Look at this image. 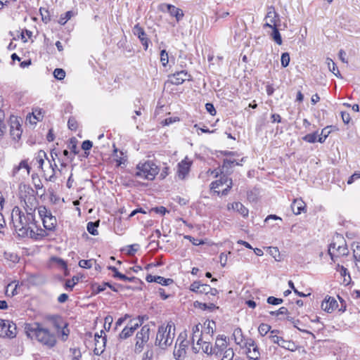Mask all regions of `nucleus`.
Here are the masks:
<instances>
[{
  "instance_id": "58836bf2",
  "label": "nucleus",
  "mask_w": 360,
  "mask_h": 360,
  "mask_svg": "<svg viewBox=\"0 0 360 360\" xmlns=\"http://www.w3.org/2000/svg\"><path fill=\"white\" fill-rule=\"evenodd\" d=\"M271 330V326L266 323H261L258 327V331L262 336L266 335Z\"/></svg>"
},
{
  "instance_id": "49530a36",
  "label": "nucleus",
  "mask_w": 360,
  "mask_h": 360,
  "mask_svg": "<svg viewBox=\"0 0 360 360\" xmlns=\"http://www.w3.org/2000/svg\"><path fill=\"white\" fill-rule=\"evenodd\" d=\"M234 356V352L232 348H229V349H226L225 352L223 354V356L221 360H233Z\"/></svg>"
},
{
  "instance_id": "69168bd1",
  "label": "nucleus",
  "mask_w": 360,
  "mask_h": 360,
  "mask_svg": "<svg viewBox=\"0 0 360 360\" xmlns=\"http://www.w3.org/2000/svg\"><path fill=\"white\" fill-rule=\"evenodd\" d=\"M151 211H153L155 213L160 214L162 215H164L166 212H168L167 210V209L165 207H163V206L156 207L152 208Z\"/></svg>"
},
{
  "instance_id": "4d7b16f0",
  "label": "nucleus",
  "mask_w": 360,
  "mask_h": 360,
  "mask_svg": "<svg viewBox=\"0 0 360 360\" xmlns=\"http://www.w3.org/2000/svg\"><path fill=\"white\" fill-rule=\"evenodd\" d=\"M68 128L70 130L75 131L77 129V122L74 117H70L68 122Z\"/></svg>"
},
{
  "instance_id": "2f4dec72",
  "label": "nucleus",
  "mask_w": 360,
  "mask_h": 360,
  "mask_svg": "<svg viewBox=\"0 0 360 360\" xmlns=\"http://www.w3.org/2000/svg\"><path fill=\"white\" fill-rule=\"evenodd\" d=\"M352 247L355 264L358 270L360 271V243H354Z\"/></svg>"
},
{
  "instance_id": "3c124183",
  "label": "nucleus",
  "mask_w": 360,
  "mask_h": 360,
  "mask_svg": "<svg viewBox=\"0 0 360 360\" xmlns=\"http://www.w3.org/2000/svg\"><path fill=\"white\" fill-rule=\"evenodd\" d=\"M160 61L164 67H165L169 62L168 53L165 50H162L160 52Z\"/></svg>"
},
{
  "instance_id": "ea45409f",
  "label": "nucleus",
  "mask_w": 360,
  "mask_h": 360,
  "mask_svg": "<svg viewBox=\"0 0 360 360\" xmlns=\"http://www.w3.org/2000/svg\"><path fill=\"white\" fill-rule=\"evenodd\" d=\"M330 127H331V126L326 127V128L322 129L321 134V135L319 136V137L318 139V141L319 142L323 143L325 141V140L326 139V138L328 137V136L330 133V131L328 130V129Z\"/></svg>"
},
{
  "instance_id": "b1692460",
  "label": "nucleus",
  "mask_w": 360,
  "mask_h": 360,
  "mask_svg": "<svg viewBox=\"0 0 360 360\" xmlns=\"http://www.w3.org/2000/svg\"><path fill=\"white\" fill-rule=\"evenodd\" d=\"M243 345L248 349V352H251V349L253 351V356L252 359H257L259 353L258 352V348L252 339H248L247 340H244Z\"/></svg>"
},
{
  "instance_id": "37998d69",
  "label": "nucleus",
  "mask_w": 360,
  "mask_h": 360,
  "mask_svg": "<svg viewBox=\"0 0 360 360\" xmlns=\"http://www.w3.org/2000/svg\"><path fill=\"white\" fill-rule=\"evenodd\" d=\"M94 259H81L79 262V266L84 269H90L92 267Z\"/></svg>"
},
{
  "instance_id": "0eeeda50",
  "label": "nucleus",
  "mask_w": 360,
  "mask_h": 360,
  "mask_svg": "<svg viewBox=\"0 0 360 360\" xmlns=\"http://www.w3.org/2000/svg\"><path fill=\"white\" fill-rule=\"evenodd\" d=\"M189 341L186 339V335L180 334L178 337L174 349V356L176 360H184L186 356V349Z\"/></svg>"
},
{
  "instance_id": "f257e3e1",
  "label": "nucleus",
  "mask_w": 360,
  "mask_h": 360,
  "mask_svg": "<svg viewBox=\"0 0 360 360\" xmlns=\"http://www.w3.org/2000/svg\"><path fill=\"white\" fill-rule=\"evenodd\" d=\"M25 330L27 337L35 340L47 349L54 347L57 343L56 335L41 323L33 322L25 325Z\"/></svg>"
},
{
  "instance_id": "bb28decb",
  "label": "nucleus",
  "mask_w": 360,
  "mask_h": 360,
  "mask_svg": "<svg viewBox=\"0 0 360 360\" xmlns=\"http://www.w3.org/2000/svg\"><path fill=\"white\" fill-rule=\"evenodd\" d=\"M306 204L302 199H295L291 205V208L295 214H300L305 209Z\"/></svg>"
},
{
  "instance_id": "e2e57ef3",
  "label": "nucleus",
  "mask_w": 360,
  "mask_h": 360,
  "mask_svg": "<svg viewBox=\"0 0 360 360\" xmlns=\"http://www.w3.org/2000/svg\"><path fill=\"white\" fill-rule=\"evenodd\" d=\"M32 180L34 186L37 190H43V184L39 179H35L34 176L32 175Z\"/></svg>"
},
{
  "instance_id": "473e14b6",
  "label": "nucleus",
  "mask_w": 360,
  "mask_h": 360,
  "mask_svg": "<svg viewBox=\"0 0 360 360\" xmlns=\"http://www.w3.org/2000/svg\"><path fill=\"white\" fill-rule=\"evenodd\" d=\"M50 169H51V172H46V170L44 171V176L46 177V179L48 180V181H55V174H56V169H58L59 171H60V169H58V166L56 163H50V167H49Z\"/></svg>"
},
{
  "instance_id": "5fc2aeb1",
  "label": "nucleus",
  "mask_w": 360,
  "mask_h": 360,
  "mask_svg": "<svg viewBox=\"0 0 360 360\" xmlns=\"http://www.w3.org/2000/svg\"><path fill=\"white\" fill-rule=\"evenodd\" d=\"M79 281V278L74 276L71 280H67L65 282V288L70 290L75 286V284Z\"/></svg>"
},
{
  "instance_id": "6ab92c4d",
  "label": "nucleus",
  "mask_w": 360,
  "mask_h": 360,
  "mask_svg": "<svg viewBox=\"0 0 360 360\" xmlns=\"http://www.w3.org/2000/svg\"><path fill=\"white\" fill-rule=\"evenodd\" d=\"M133 33L139 37L144 49L146 50L148 47V39L146 37L143 29L137 24L133 28Z\"/></svg>"
},
{
  "instance_id": "c03bdc74",
  "label": "nucleus",
  "mask_w": 360,
  "mask_h": 360,
  "mask_svg": "<svg viewBox=\"0 0 360 360\" xmlns=\"http://www.w3.org/2000/svg\"><path fill=\"white\" fill-rule=\"evenodd\" d=\"M54 77L58 80H62L65 77V72L63 69L56 68L53 72Z\"/></svg>"
},
{
  "instance_id": "09e8293b",
  "label": "nucleus",
  "mask_w": 360,
  "mask_h": 360,
  "mask_svg": "<svg viewBox=\"0 0 360 360\" xmlns=\"http://www.w3.org/2000/svg\"><path fill=\"white\" fill-rule=\"evenodd\" d=\"M38 212L40 217L41 218V220L51 214V212L48 210L44 206H40L38 209Z\"/></svg>"
},
{
  "instance_id": "4c0bfd02",
  "label": "nucleus",
  "mask_w": 360,
  "mask_h": 360,
  "mask_svg": "<svg viewBox=\"0 0 360 360\" xmlns=\"http://www.w3.org/2000/svg\"><path fill=\"white\" fill-rule=\"evenodd\" d=\"M72 15H73L72 11H67L66 13H65L64 14L60 15V17L58 20V22L60 25H63L68 22V20H69L72 18Z\"/></svg>"
},
{
  "instance_id": "864d4df0",
  "label": "nucleus",
  "mask_w": 360,
  "mask_h": 360,
  "mask_svg": "<svg viewBox=\"0 0 360 360\" xmlns=\"http://www.w3.org/2000/svg\"><path fill=\"white\" fill-rule=\"evenodd\" d=\"M224 184H226L227 187L221 191V194L224 195H226L228 194L230 188L232 187V185H233L232 179H229V178H225Z\"/></svg>"
},
{
  "instance_id": "aec40b11",
  "label": "nucleus",
  "mask_w": 360,
  "mask_h": 360,
  "mask_svg": "<svg viewBox=\"0 0 360 360\" xmlns=\"http://www.w3.org/2000/svg\"><path fill=\"white\" fill-rule=\"evenodd\" d=\"M190 290L198 294L208 295L210 285L207 284H202L200 281H195L191 284Z\"/></svg>"
},
{
  "instance_id": "5701e85b",
  "label": "nucleus",
  "mask_w": 360,
  "mask_h": 360,
  "mask_svg": "<svg viewBox=\"0 0 360 360\" xmlns=\"http://www.w3.org/2000/svg\"><path fill=\"white\" fill-rule=\"evenodd\" d=\"M200 348L202 349V352L207 354H213V347L210 345V342H205V341H201L200 345L193 346L192 349L193 351L195 353H198Z\"/></svg>"
},
{
  "instance_id": "412c9836",
  "label": "nucleus",
  "mask_w": 360,
  "mask_h": 360,
  "mask_svg": "<svg viewBox=\"0 0 360 360\" xmlns=\"http://www.w3.org/2000/svg\"><path fill=\"white\" fill-rule=\"evenodd\" d=\"M321 307L325 311L331 313L338 307V302L335 298L329 297L322 302Z\"/></svg>"
},
{
  "instance_id": "a211bd4d",
  "label": "nucleus",
  "mask_w": 360,
  "mask_h": 360,
  "mask_svg": "<svg viewBox=\"0 0 360 360\" xmlns=\"http://www.w3.org/2000/svg\"><path fill=\"white\" fill-rule=\"evenodd\" d=\"M100 333L101 335H95V348L94 352V354L96 355H100L103 352L107 341L105 336H103V334H104V331L101 330Z\"/></svg>"
},
{
  "instance_id": "a18cd8bd",
  "label": "nucleus",
  "mask_w": 360,
  "mask_h": 360,
  "mask_svg": "<svg viewBox=\"0 0 360 360\" xmlns=\"http://www.w3.org/2000/svg\"><path fill=\"white\" fill-rule=\"evenodd\" d=\"M156 283L162 285H169L173 283V280L171 278H165L164 277L158 276H156Z\"/></svg>"
},
{
  "instance_id": "4be33fe9",
  "label": "nucleus",
  "mask_w": 360,
  "mask_h": 360,
  "mask_svg": "<svg viewBox=\"0 0 360 360\" xmlns=\"http://www.w3.org/2000/svg\"><path fill=\"white\" fill-rule=\"evenodd\" d=\"M227 209L229 210H236L244 217L248 216V210L241 202H236L233 203H229L227 205Z\"/></svg>"
},
{
  "instance_id": "7c9ffc66",
  "label": "nucleus",
  "mask_w": 360,
  "mask_h": 360,
  "mask_svg": "<svg viewBox=\"0 0 360 360\" xmlns=\"http://www.w3.org/2000/svg\"><path fill=\"white\" fill-rule=\"evenodd\" d=\"M278 27H269L271 31L268 32V34L278 45L282 44V38L278 31Z\"/></svg>"
},
{
  "instance_id": "c756f323",
  "label": "nucleus",
  "mask_w": 360,
  "mask_h": 360,
  "mask_svg": "<svg viewBox=\"0 0 360 360\" xmlns=\"http://www.w3.org/2000/svg\"><path fill=\"white\" fill-rule=\"evenodd\" d=\"M201 335L202 333L200 331V324H196L192 328V336L191 340L194 342L195 340L197 341V345H201Z\"/></svg>"
},
{
  "instance_id": "79ce46f5",
  "label": "nucleus",
  "mask_w": 360,
  "mask_h": 360,
  "mask_svg": "<svg viewBox=\"0 0 360 360\" xmlns=\"http://www.w3.org/2000/svg\"><path fill=\"white\" fill-rule=\"evenodd\" d=\"M225 178H228L227 176H221V178L219 179V180H217L215 181H213L211 184H210V188L212 190H215L216 188H218L219 186L225 184H224V179Z\"/></svg>"
},
{
  "instance_id": "1a4fd4ad",
  "label": "nucleus",
  "mask_w": 360,
  "mask_h": 360,
  "mask_svg": "<svg viewBox=\"0 0 360 360\" xmlns=\"http://www.w3.org/2000/svg\"><path fill=\"white\" fill-rule=\"evenodd\" d=\"M270 332L271 335L269 336V338L274 343H276L280 347L291 352L297 350V346L295 344L294 342L291 340H285L283 338L279 337L276 335V333H278V330H271Z\"/></svg>"
},
{
  "instance_id": "774afa93",
  "label": "nucleus",
  "mask_w": 360,
  "mask_h": 360,
  "mask_svg": "<svg viewBox=\"0 0 360 360\" xmlns=\"http://www.w3.org/2000/svg\"><path fill=\"white\" fill-rule=\"evenodd\" d=\"M74 360H79L81 358V352L77 349H71Z\"/></svg>"
},
{
  "instance_id": "6e6552de",
  "label": "nucleus",
  "mask_w": 360,
  "mask_h": 360,
  "mask_svg": "<svg viewBox=\"0 0 360 360\" xmlns=\"http://www.w3.org/2000/svg\"><path fill=\"white\" fill-rule=\"evenodd\" d=\"M17 335L15 323L8 320L0 319V337L13 338Z\"/></svg>"
},
{
  "instance_id": "052dcab7",
  "label": "nucleus",
  "mask_w": 360,
  "mask_h": 360,
  "mask_svg": "<svg viewBox=\"0 0 360 360\" xmlns=\"http://www.w3.org/2000/svg\"><path fill=\"white\" fill-rule=\"evenodd\" d=\"M70 333V330L68 329V325L65 324L62 330H61V338H62V340L63 341L66 340L68 337V335Z\"/></svg>"
},
{
  "instance_id": "603ef678",
  "label": "nucleus",
  "mask_w": 360,
  "mask_h": 360,
  "mask_svg": "<svg viewBox=\"0 0 360 360\" xmlns=\"http://www.w3.org/2000/svg\"><path fill=\"white\" fill-rule=\"evenodd\" d=\"M281 61V65L283 68H286L289 65V63H290V55H289V53H282Z\"/></svg>"
},
{
  "instance_id": "cd10ccee",
  "label": "nucleus",
  "mask_w": 360,
  "mask_h": 360,
  "mask_svg": "<svg viewBox=\"0 0 360 360\" xmlns=\"http://www.w3.org/2000/svg\"><path fill=\"white\" fill-rule=\"evenodd\" d=\"M42 222L45 229L49 231L53 230L57 224L56 218L53 217L51 214H49L46 218H44L42 220Z\"/></svg>"
},
{
  "instance_id": "de8ad7c7",
  "label": "nucleus",
  "mask_w": 360,
  "mask_h": 360,
  "mask_svg": "<svg viewBox=\"0 0 360 360\" xmlns=\"http://www.w3.org/2000/svg\"><path fill=\"white\" fill-rule=\"evenodd\" d=\"M93 146V143L89 140H86L83 141L82 144V148L85 151V155L87 157L89 154V152H87Z\"/></svg>"
},
{
  "instance_id": "7ed1b4c3",
  "label": "nucleus",
  "mask_w": 360,
  "mask_h": 360,
  "mask_svg": "<svg viewBox=\"0 0 360 360\" xmlns=\"http://www.w3.org/2000/svg\"><path fill=\"white\" fill-rule=\"evenodd\" d=\"M12 220L18 235L20 237H32L34 231L27 226L25 214L15 207L12 212Z\"/></svg>"
},
{
  "instance_id": "8fccbe9b",
  "label": "nucleus",
  "mask_w": 360,
  "mask_h": 360,
  "mask_svg": "<svg viewBox=\"0 0 360 360\" xmlns=\"http://www.w3.org/2000/svg\"><path fill=\"white\" fill-rule=\"evenodd\" d=\"M139 245L138 244H133L126 247L127 253L129 255H134L139 250Z\"/></svg>"
},
{
  "instance_id": "dca6fc26",
  "label": "nucleus",
  "mask_w": 360,
  "mask_h": 360,
  "mask_svg": "<svg viewBox=\"0 0 360 360\" xmlns=\"http://www.w3.org/2000/svg\"><path fill=\"white\" fill-rule=\"evenodd\" d=\"M10 133L13 139H19L21 136L22 130L20 122L17 117L11 116L10 118Z\"/></svg>"
},
{
  "instance_id": "9b49d317",
  "label": "nucleus",
  "mask_w": 360,
  "mask_h": 360,
  "mask_svg": "<svg viewBox=\"0 0 360 360\" xmlns=\"http://www.w3.org/2000/svg\"><path fill=\"white\" fill-rule=\"evenodd\" d=\"M150 337V328L148 325L143 326L136 335L135 349L141 352L144 345L148 341Z\"/></svg>"
},
{
  "instance_id": "20e7f679",
  "label": "nucleus",
  "mask_w": 360,
  "mask_h": 360,
  "mask_svg": "<svg viewBox=\"0 0 360 360\" xmlns=\"http://www.w3.org/2000/svg\"><path fill=\"white\" fill-rule=\"evenodd\" d=\"M136 169V176L147 180L154 179L159 172L158 167L152 161L140 162Z\"/></svg>"
},
{
  "instance_id": "c85d7f7f",
  "label": "nucleus",
  "mask_w": 360,
  "mask_h": 360,
  "mask_svg": "<svg viewBox=\"0 0 360 360\" xmlns=\"http://www.w3.org/2000/svg\"><path fill=\"white\" fill-rule=\"evenodd\" d=\"M26 210L25 219L27 226H30L31 224H34L35 221V218L34 215V212L35 211L36 206L32 207V205H29V207H25Z\"/></svg>"
},
{
  "instance_id": "9d476101",
  "label": "nucleus",
  "mask_w": 360,
  "mask_h": 360,
  "mask_svg": "<svg viewBox=\"0 0 360 360\" xmlns=\"http://www.w3.org/2000/svg\"><path fill=\"white\" fill-rule=\"evenodd\" d=\"M31 167L27 160H22L18 165L15 166L12 170V176L18 181L24 179L29 176Z\"/></svg>"
},
{
  "instance_id": "680f3d73",
  "label": "nucleus",
  "mask_w": 360,
  "mask_h": 360,
  "mask_svg": "<svg viewBox=\"0 0 360 360\" xmlns=\"http://www.w3.org/2000/svg\"><path fill=\"white\" fill-rule=\"evenodd\" d=\"M33 118L37 121H40L42 117V110L41 109H35L34 111L32 112Z\"/></svg>"
},
{
  "instance_id": "f8f14e48",
  "label": "nucleus",
  "mask_w": 360,
  "mask_h": 360,
  "mask_svg": "<svg viewBox=\"0 0 360 360\" xmlns=\"http://www.w3.org/2000/svg\"><path fill=\"white\" fill-rule=\"evenodd\" d=\"M227 338L224 335H219L217 337L214 346L213 347V354L216 356H221L226 349H229Z\"/></svg>"
},
{
  "instance_id": "13d9d810",
  "label": "nucleus",
  "mask_w": 360,
  "mask_h": 360,
  "mask_svg": "<svg viewBox=\"0 0 360 360\" xmlns=\"http://www.w3.org/2000/svg\"><path fill=\"white\" fill-rule=\"evenodd\" d=\"M267 302L270 304L277 305L283 302V300L281 298H276L273 296H270L267 298Z\"/></svg>"
},
{
  "instance_id": "39448f33",
  "label": "nucleus",
  "mask_w": 360,
  "mask_h": 360,
  "mask_svg": "<svg viewBox=\"0 0 360 360\" xmlns=\"http://www.w3.org/2000/svg\"><path fill=\"white\" fill-rule=\"evenodd\" d=\"M336 241H333L330 244L328 248V253L333 259L334 256H344L348 254V249L344 238L338 236Z\"/></svg>"
},
{
  "instance_id": "e433bc0d",
  "label": "nucleus",
  "mask_w": 360,
  "mask_h": 360,
  "mask_svg": "<svg viewBox=\"0 0 360 360\" xmlns=\"http://www.w3.org/2000/svg\"><path fill=\"white\" fill-rule=\"evenodd\" d=\"M98 226V221L97 222H89L87 224V231L89 233L93 236H97L98 234L97 227Z\"/></svg>"
},
{
  "instance_id": "72a5a7b5",
  "label": "nucleus",
  "mask_w": 360,
  "mask_h": 360,
  "mask_svg": "<svg viewBox=\"0 0 360 360\" xmlns=\"http://www.w3.org/2000/svg\"><path fill=\"white\" fill-rule=\"evenodd\" d=\"M233 339L234 340L236 344L238 345H242L244 342V337L243 335L242 330L240 328H237L234 329L232 335Z\"/></svg>"
},
{
  "instance_id": "2eb2a0df",
  "label": "nucleus",
  "mask_w": 360,
  "mask_h": 360,
  "mask_svg": "<svg viewBox=\"0 0 360 360\" xmlns=\"http://www.w3.org/2000/svg\"><path fill=\"white\" fill-rule=\"evenodd\" d=\"M264 27H274L280 25V18L274 8H270L265 17Z\"/></svg>"
},
{
  "instance_id": "a19ab883",
  "label": "nucleus",
  "mask_w": 360,
  "mask_h": 360,
  "mask_svg": "<svg viewBox=\"0 0 360 360\" xmlns=\"http://www.w3.org/2000/svg\"><path fill=\"white\" fill-rule=\"evenodd\" d=\"M317 136V132H315L305 135L302 139L308 143H315L316 141H318Z\"/></svg>"
},
{
  "instance_id": "a878e982",
  "label": "nucleus",
  "mask_w": 360,
  "mask_h": 360,
  "mask_svg": "<svg viewBox=\"0 0 360 360\" xmlns=\"http://www.w3.org/2000/svg\"><path fill=\"white\" fill-rule=\"evenodd\" d=\"M167 11L172 16L175 17L177 22L180 21L184 17V12L181 9L176 6L167 4Z\"/></svg>"
},
{
  "instance_id": "0e129e2a",
  "label": "nucleus",
  "mask_w": 360,
  "mask_h": 360,
  "mask_svg": "<svg viewBox=\"0 0 360 360\" xmlns=\"http://www.w3.org/2000/svg\"><path fill=\"white\" fill-rule=\"evenodd\" d=\"M287 313H288L287 308L282 307L277 311H271L270 314L274 315V316H278V315H281V314H286Z\"/></svg>"
},
{
  "instance_id": "f704fd0d",
  "label": "nucleus",
  "mask_w": 360,
  "mask_h": 360,
  "mask_svg": "<svg viewBox=\"0 0 360 360\" xmlns=\"http://www.w3.org/2000/svg\"><path fill=\"white\" fill-rule=\"evenodd\" d=\"M326 64L328 70L330 72H332L337 77H341V75L338 67L336 66V64L333 62V60L331 58H326Z\"/></svg>"
},
{
  "instance_id": "f03ea898",
  "label": "nucleus",
  "mask_w": 360,
  "mask_h": 360,
  "mask_svg": "<svg viewBox=\"0 0 360 360\" xmlns=\"http://www.w3.org/2000/svg\"><path fill=\"white\" fill-rule=\"evenodd\" d=\"M174 336L175 327L172 323L162 325L158 328L155 344L161 349H166L172 344Z\"/></svg>"
},
{
  "instance_id": "c9c22d12",
  "label": "nucleus",
  "mask_w": 360,
  "mask_h": 360,
  "mask_svg": "<svg viewBox=\"0 0 360 360\" xmlns=\"http://www.w3.org/2000/svg\"><path fill=\"white\" fill-rule=\"evenodd\" d=\"M34 159L36 162L38 163L39 167L42 169L44 160L47 159L46 153H45V151L41 150L38 151V153L36 154Z\"/></svg>"
},
{
  "instance_id": "338daca9",
  "label": "nucleus",
  "mask_w": 360,
  "mask_h": 360,
  "mask_svg": "<svg viewBox=\"0 0 360 360\" xmlns=\"http://www.w3.org/2000/svg\"><path fill=\"white\" fill-rule=\"evenodd\" d=\"M205 108L207 111L212 115H214L216 114V110L213 105V104L207 103L205 104Z\"/></svg>"
},
{
  "instance_id": "ddd939ff",
  "label": "nucleus",
  "mask_w": 360,
  "mask_h": 360,
  "mask_svg": "<svg viewBox=\"0 0 360 360\" xmlns=\"http://www.w3.org/2000/svg\"><path fill=\"white\" fill-rule=\"evenodd\" d=\"M191 79V75L185 70H181L169 75L168 82L174 85H179L186 80L190 81Z\"/></svg>"
},
{
  "instance_id": "423d86ee",
  "label": "nucleus",
  "mask_w": 360,
  "mask_h": 360,
  "mask_svg": "<svg viewBox=\"0 0 360 360\" xmlns=\"http://www.w3.org/2000/svg\"><path fill=\"white\" fill-rule=\"evenodd\" d=\"M20 198L23 199L26 207H29V205L32 207L37 206V200L34 196L35 191L29 185L21 184L20 185Z\"/></svg>"
},
{
  "instance_id": "6e6d98bb",
  "label": "nucleus",
  "mask_w": 360,
  "mask_h": 360,
  "mask_svg": "<svg viewBox=\"0 0 360 360\" xmlns=\"http://www.w3.org/2000/svg\"><path fill=\"white\" fill-rule=\"evenodd\" d=\"M184 238L188 240L194 245H199L204 244L203 240H202L200 239L194 238L193 237L188 236V235L184 236Z\"/></svg>"
},
{
  "instance_id": "f3484780",
  "label": "nucleus",
  "mask_w": 360,
  "mask_h": 360,
  "mask_svg": "<svg viewBox=\"0 0 360 360\" xmlns=\"http://www.w3.org/2000/svg\"><path fill=\"white\" fill-rule=\"evenodd\" d=\"M192 162L188 160V158L181 161L178 164L177 176L180 179H184L190 172V167Z\"/></svg>"
},
{
  "instance_id": "393cba45",
  "label": "nucleus",
  "mask_w": 360,
  "mask_h": 360,
  "mask_svg": "<svg viewBox=\"0 0 360 360\" xmlns=\"http://www.w3.org/2000/svg\"><path fill=\"white\" fill-rule=\"evenodd\" d=\"M336 271L340 273V276L343 278L342 283L345 285H347L351 282V277L348 270L342 265L338 264Z\"/></svg>"
},
{
  "instance_id": "4468645a",
  "label": "nucleus",
  "mask_w": 360,
  "mask_h": 360,
  "mask_svg": "<svg viewBox=\"0 0 360 360\" xmlns=\"http://www.w3.org/2000/svg\"><path fill=\"white\" fill-rule=\"evenodd\" d=\"M142 324V320L136 321L135 320H131L129 324L124 328L122 332L120 333L119 337L120 339H127L131 336L135 330Z\"/></svg>"
},
{
  "instance_id": "bf43d9fd",
  "label": "nucleus",
  "mask_w": 360,
  "mask_h": 360,
  "mask_svg": "<svg viewBox=\"0 0 360 360\" xmlns=\"http://www.w3.org/2000/svg\"><path fill=\"white\" fill-rule=\"evenodd\" d=\"M236 164L237 165H240V164L236 161L235 159H225L224 160L223 167H231L232 165Z\"/></svg>"
}]
</instances>
